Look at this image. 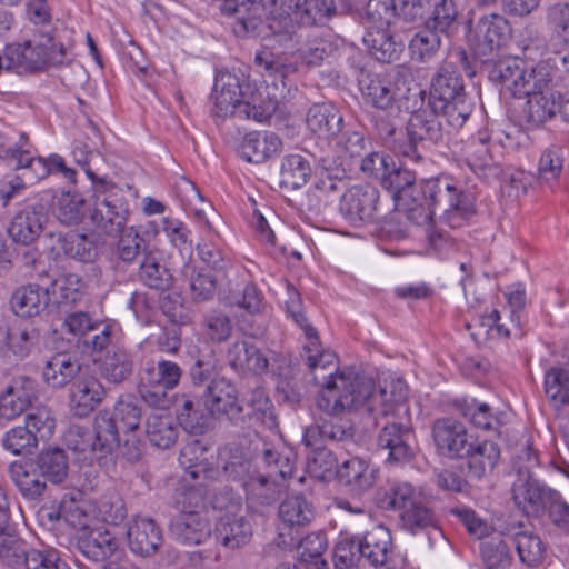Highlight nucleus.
Returning a JSON list of instances; mask_svg holds the SVG:
<instances>
[{
    "instance_id": "5701e85b",
    "label": "nucleus",
    "mask_w": 569,
    "mask_h": 569,
    "mask_svg": "<svg viewBox=\"0 0 569 569\" xmlns=\"http://www.w3.org/2000/svg\"><path fill=\"white\" fill-rule=\"evenodd\" d=\"M242 86L238 76L228 71L216 76L211 99L212 112L220 118L236 116L238 106L242 101Z\"/></svg>"
},
{
    "instance_id": "338daca9",
    "label": "nucleus",
    "mask_w": 569,
    "mask_h": 569,
    "mask_svg": "<svg viewBox=\"0 0 569 569\" xmlns=\"http://www.w3.org/2000/svg\"><path fill=\"white\" fill-rule=\"evenodd\" d=\"M359 536H341L333 549V563L346 569H358L363 561Z\"/></svg>"
},
{
    "instance_id": "13d9d810",
    "label": "nucleus",
    "mask_w": 569,
    "mask_h": 569,
    "mask_svg": "<svg viewBox=\"0 0 569 569\" xmlns=\"http://www.w3.org/2000/svg\"><path fill=\"white\" fill-rule=\"evenodd\" d=\"M551 73L547 66L537 64L530 69L523 67L516 97H530L550 90Z\"/></svg>"
},
{
    "instance_id": "c85d7f7f",
    "label": "nucleus",
    "mask_w": 569,
    "mask_h": 569,
    "mask_svg": "<svg viewBox=\"0 0 569 569\" xmlns=\"http://www.w3.org/2000/svg\"><path fill=\"white\" fill-rule=\"evenodd\" d=\"M128 546L132 552L147 557L153 555L162 541L158 525L149 518H137L128 528Z\"/></svg>"
},
{
    "instance_id": "1a4fd4ad",
    "label": "nucleus",
    "mask_w": 569,
    "mask_h": 569,
    "mask_svg": "<svg viewBox=\"0 0 569 569\" xmlns=\"http://www.w3.org/2000/svg\"><path fill=\"white\" fill-rule=\"evenodd\" d=\"M431 437L437 452L451 460L462 459L475 438L463 422L452 417L436 419L431 425Z\"/></svg>"
},
{
    "instance_id": "a18cd8bd",
    "label": "nucleus",
    "mask_w": 569,
    "mask_h": 569,
    "mask_svg": "<svg viewBox=\"0 0 569 569\" xmlns=\"http://www.w3.org/2000/svg\"><path fill=\"white\" fill-rule=\"evenodd\" d=\"M436 114L442 117L453 129H460L470 117L473 104L467 93L429 103Z\"/></svg>"
},
{
    "instance_id": "09e8293b",
    "label": "nucleus",
    "mask_w": 569,
    "mask_h": 569,
    "mask_svg": "<svg viewBox=\"0 0 569 569\" xmlns=\"http://www.w3.org/2000/svg\"><path fill=\"white\" fill-rule=\"evenodd\" d=\"M311 172L310 162L303 156H286L281 161L279 183L287 189H299L308 182Z\"/></svg>"
},
{
    "instance_id": "6e6552de",
    "label": "nucleus",
    "mask_w": 569,
    "mask_h": 569,
    "mask_svg": "<svg viewBox=\"0 0 569 569\" xmlns=\"http://www.w3.org/2000/svg\"><path fill=\"white\" fill-rule=\"evenodd\" d=\"M280 525L277 545L281 548L296 547L298 533L315 518V507L303 495L288 496L278 508Z\"/></svg>"
},
{
    "instance_id": "5fc2aeb1",
    "label": "nucleus",
    "mask_w": 569,
    "mask_h": 569,
    "mask_svg": "<svg viewBox=\"0 0 569 569\" xmlns=\"http://www.w3.org/2000/svg\"><path fill=\"white\" fill-rule=\"evenodd\" d=\"M91 432L94 436V443L102 457L111 453L120 445V427L108 412H100L96 416L93 431Z\"/></svg>"
},
{
    "instance_id": "c9c22d12",
    "label": "nucleus",
    "mask_w": 569,
    "mask_h": 569,
    "mask_svg": "<svg viewBox=\"0 0 569 569\" xmlns=\"http://www.w3.org/2000/svg\"><path fill=\"white\" fill-rule=\"evenodd\" d=\"M208 450L199 441H192L186 445L180 452L179 461L186 469V477L198 480L199 485H204L207 479L213 478L216 470L210 467L207 458ZM187 478H184V481Z\"/></svg>"
},
{
    "instance_id": "4be33fe9",
    "label": "nucleus",
    "mask_w": 569,
    "mask_h": 569,
    "mask_svg": "<svg viewBox=\"0 0 569 569\" xmlns=\"http://www.w3.org/2000/svg\"><path fill=\"white\" fill-rule=\"evenodd\" d=\"M254 64L259 72L269 80L279 93H273V99L286 98L287 79L297 71V63L286 54H276L269 50L257 52L254 56Z\"/></svg>"
},
{
    "instance_id": "37998d69",
    "label": "nucleus",
    "mask_w": 569,
    "mask_h": 569,
    "mask_svg": "<svg viewBox=\"0 0 569 569\" xmlns=\"http://www.w3.org/2000/svg\"><path fill=\"white\" fill-rule=\"evenodd\" d=\"M418 500L413 486L408 482L392 483L376 492V505L385 510H401V512Z\"/></svg>"
},
{
    "instance_id": "9b49d317",
    "label": "nucleus",
    "mask_w": 569,
    "mask_h": 569,
    "mask_svg": "<svg viewBox=\"0 0 569 569\" xmlns=\"http://www.w3.org/2000/svg\"><path fill=\"white\" fill-rule=\"evenodd\" d=\"M218 463L229 480L240 482L248 491L268 486V477L257 470L252 458L242 448L232 446L222 448Z\"/></svg>"
},
{
    "instance_id": "a19ab883",
    "label": "nucleus",
    "mask_w": 569,
    "mask_h": 569,
    "mask_svg": "<svg viewBox=\"0 0 569 569\" xmlns=\"http://www.w3.org/2000/svg\"><path fill=\"white\" fill-rule=\"evenodd\" d=\"M33 460L46 481L62 483L68 478L69 459L63 449H43Z\"/></svg>"
},
{
    "instance_id": "f704fd0d",
    "label": "nucleus",
    "mask_w": 569,
    "mask_h": 569,
    "mask_svg": "<svg viewBox=\"0 0 569 569\" xmlns=\"http://www.w3.org/2000/svg\"><path fill=\"white\" fill-rule=\"evenodd\" d=\"M134 369L132 355L123 347H112L99 365L100 376L109 383L120 385L128 380Z\"/></svg>"
},
{
    "instance_id": "6ab92c4d",
    "label": "nucleus",
    "mask_w": 569,
    "mask_h": 569,
    "mask_svg": "<svg viewBox=\"0 0 569 569\" xmlns=\"http://www.w3.org/2000/svg\"><path fill=\"white\" fill-rule=\"evenodd\" d=\"M106 388L90 372L88 366L72 381L69 390V406L74 416L88 417L103 400Z\"/></svg>"
},
{
    "instance_id": "79ce46f5",
    "label": "nucleus",
    "mask_w": 569,
    "mask_h": 569,
    "mask_svg": "<svg viewBox=\"0 0 569 569\" xmlns=\"http://www.w3.org/2000/svg\"><path fill=\"white\" fill-rule=\"evenodd\" d=\"M246 406L248 411H243L246 416L244 427H251L253 421L268 429L277 427L273 405L263 388L253 389L247 399Z\"/></svg>"
},
{
    "instance_id": "4d7b16f0",
    "label": "nucleus",
    "mask_w": 569,
    "mask_h": 569,
    "mask_svg": "<svg viewBox=\"0 0 569 569\" xmlns=\"http://www.w3.org/2000/svg\"><path fill=\"white\" fill-rule=\"evenodd\" d=\"M53 212L60 222L77 224L84 217V199L76 191H62L54 197Z\"/></svg>"
},
{
    "instance_id": "a878e982",
    "label": "nucleus",
    "mask_w": 569,
    "mask_h": 569,
    "mask_svg": "<svg viewBox=\"0 0 569 569\" xmlns=\"http://www.w3.org/2000/svg\"><path fill=\"white\" fill-rule=\"evenodd\" d=\"M465 93V82L458 67L455 62L443 61L431 77L428 103L453 99Z\"/></svg>"
},
{
    "instance_id": "393cba45",
    "label": "nucleus",
    "mask_w": 569,
    "mask_h": 569,
    "mask_svg": "<svg viewBox=\"0 0 569 569\" xmlns=\"http://www.w3.org/2000/svg\"><path fill=\"white\" fill-rule=\"evenodd\" d=\"M8 472L20 493L27 499L37 500L47 490V481L33 459L11 462Z\"/></svg>"
},
{
    "instance_id": "603ef678",
    "label": "nucleus",
    "mask_w": 569,
    "mask_h": 569,
    "mask_svg": "<svg viewBox=\"0 0 569 569\" xmlns=\"http://www.w3.org/2000/svg\"><path fill=\"white\" fill-rule=\"evenodd\" d=\"M66 445L79 461L92 463L93 460L101 458L100 451L96 446L93 433L81 427H72L66 435Z\"/></svg>"
},
{
    "instance_id": "9d476101",
    "label": "nucleus",
    "mask_w": 569,
    "mask_h": 569,
    "mask_svg": "<svg viewBox=\"0 0 569 569\" xmlns=\"http://www.w3.org/2000/svg\"><path fill=\"white\" fill-rule=\"evenodd\" d=\"M204 406L212 417L226 418L236 426L244 428V407L238 400V390L224 378L211 380L204 392Z\"/></svg>"
},
{
    "instance_id": "7c9ffc66",
    "label": "nucleus",
    "mask_w": 569,
    "mask_h": 569,
    "mask_svg": "<svg viewBox=\"0 0 569 569\" xmlns=\"http://www.w3.org/2000/svg\"><path fill=\"white\" fill-rule=\"evenodd\" d=\"M500 458L499 446L490 440L479 441L476 437L471 448L462 459L467 460L468 473L475 479H481L492 472Z\"/></svg>"
},
{
    "instance_id": "dca6fc26",
    "label": "nucleus",
    "mask_w": 569,
    "mask_h": 569,
    "mask_svg": "<svg viewBox=\"0 0 569 569\" xmlns=\"http://www.w3.org/2000/svg\"><path fill=\"white\" fill-rule=\"evenodd\" d=\"M379 191L369 184L353 186L346 190L340 198L339 211L352 226H360L373 220Z\"/></svg>"
},
{
    "instance_id": "b1692460",
    "label": "nucleus",
    "mask_w": 569,
    "mask_h": 569,
    "mask_svg": "<svg viewBox=\"0 0 569 569\" xmlns=\"http://www.w3.org/2000/svg\"><path fill=\"white\" fill-rule=\"evenodd\" d=\"M227 360L240 373L262 375L270 366L267 355L247 340L234 341L228 349Z\"/></svg>"
},
{
    "instance_id": "6e6d98bb",
    "label": "nucleus",
    "mask_w": 569,
    "mask_h": 569,
    "mask_svg": "<svg viewBox=\"0 0 569 569\" xmlns=\"http://www.w3.org/2000/svg\"><path fill=\"white\" fill-rule=\"evenodd\" d=\"M565 163V150L560 144L547 147L538 162V180L540 183L553 186L558 182Z\"/></svg>"
},
{
    "instance_id": "69168bd1",
    "label": "nucleus",
    "mask_w": 569,
    "mask_h": 569,
    "mask_svg": "<svg viewBox=\"0 0 569 569\" xmlns=\"http://www.w3.org/2000/svg\"><path fill=\"white\" fill-rule=\"evenodd\" d=\"M519 559L529 567L538 566L545 555V545L540 537L531 531H520L513 536Z\"/></svg>"
},
{
    "instance_id": "412c9836",
    "label": "nucleus",
    "mask_w": 569,
    "mask_h": 569,
    "mask_svg": "<svg viewBox=\"0 0 569 569\" xmlns=\"http://www.w3.org/2000/svg\"><path fill=\"white\" fill-rule=\"evenodd\" d=\"M359 87L365 102L372 108L388 114L400 110L397 91L388 77L368 73L359 80Z\"/></svg>"
},
{
    "instance_id": "de8ad7c7",
    "label": "nucleus",
    "mask_w": 569,
    "mask_h": 569,
    "mask_svg": "<svg viewBox=\"0 0 569 569\" xmlns=\"http://www.w3.org/2000/svg\"><path fill=\"white\" fill-rule=\"evenodd\" d=\"M139 279L148 287L166 291L171 287L172 276L164 264L160 262L157 253L144 252L139 264Z\"/></svg>"
},
{
    "instance_id": "bb28decb",
    "label": "nucleus",
    "mask_w": 569,
    "mask_h": 569,
    "mask_svg": "<svg viewBox=\"0 0 569 569\" xmlns=\"http://www.w3.org/2000/svg\"><path fill=\"white\" fill-rule=\"evenodd\" d=\"M169 531L181 543L197 546L211 536V526L200 513H177L169 523Z\"/></svg>"
},
{
    "instance_id": "e433bc0d",
    "label": "nucleus",
    "mask_w": 569,
    "mask_h": 569,
    "mask_svg": "<svg viewBox=\"0 0 569 569\" xmlns=\"http://www.w3.org/2000/svg\"><path fill=\"white\" fill-rule=\"evenodd\" d=\"M308 128L322 138H330L341 131L343 122L340 111L330 103H315L308 110Z\"/></svg>"
},
{
    "instance_id": "774afa93",
    "label": "nucleus",
    "mask_w": 569,
    "mask_h": 569,
    "mask_svg": "<svg viewBox=\"0 0 569 569\" xmlns=\"http://www.w3.org/2000/svg\"><path fill=\"white\" fill-rule=\"evenodd\" d=\"M546 23L552 34L569 44V2L557 1L546 9Z\"/></svg>"
},
{
    "instance_id": "4c0bfd02",
    "label": "nucleus",
    "mask_w": 569,
    "mask_h": 569,
    "mask_svg": "<svg viewBox=\"0 0 569 569\" xmlns=\"http://www.w3.org/2000/svg\"><path fill=\"white\" fill-rule=\"evenodd\" d=\"M117 547L114 536L100 528L90 530L89 532L83 531L77 538V548L80 552L94 561H100L112 556Z\"/></svg>"
},
{
    "instance_id": "20e7f679",
    "label": "nucleus",
    "mask_w": 569,
    "mask_h": 569,
    "mask_svg": "<svg viewBox=\"0 0 569 569\" xmlns=\"http://www.w3.org/2000/svg\"><path fill=\"white\" fill-rule=\"evenodd\" d=\"M352 391V407H365L369 413L375 415L376 420L378 417L409 419L408 387L403 379L386 380L377 389L371 378L359 376Z\"/></svg>"
},
{
    "instance_id": "0e129e2a",
    "label": "nucleus",
    "mask_w": 569,
    "mask_h": 569,
    "mask_svg": "<svg viewBox=\"0 0 569 569\" xmlns=\"http://www.w3.org/2000/svg\"><path fill=\"white\" fill-rule=\"evenodd\" d=\"M49 288L50 302L53 305H70L80 299L81 280L74 273L61 274L51 281Z\"/></svg>"
},
{
    "instance_id": "49530a36",
    "label": "nucleus",
    "mask_w": 569,
    "mask_h": 569,
    "mask_svg": "<svg viewBox=\"0 0 569 569\" xmlns=\"http://www.w3.org/2000/svg\"><path fill=\"white\" fill-rule=\"evenodd\" d=\"M57 237L58 243L66 256L81 262H92L98 256L97 246L86 234L70 233L63 236L61 232H51L46 236L48 239Z\"/></svg>"
},
{
    "instance_id": "c756f323",
    "label": "nucleus",
    "mask_w": 569,
    "mask_h": 569,
    "mask_svg": "<svg viewBox=\"0 0 569 569\" xmlns=\"http://www.w3.org/2000/svg\"><path fill=\"white\" fill-rule=\"evenodd\" d=\"M363 561L370 566L380 567L388 562L392 552V537L383 525H377L359 537Z\"/></svg>"
},
{
    "instance_id": "052dcab7",
    "label": "nucleus",
    "mask_w": 569,
    "mask_h": 569,
    "mask_svg": "<svg viewBox=\"0 0 569 569\" xmlns=\"http://www.w3.org/2000/svg\"><path fill=\"white\" fill-rule=\"evenodd\" d=\"M182 369L173 361L161 359L154 365L149 363L140 373L146 381L158 383L170 390L174 389L181 379Z\"/></svg>"
},
{
    "instance_id": "c03bdc74",
    "label": "nucleus",
    "mask_w": 569,
    "mask_h": 569,
    "mask_svg": "<svg viewBox=\"0 0 569 569\" xmlns=\"http://www.w3.org/2000/svg\"><path fill=\"white\" fill-rule=\"evenodd\" d=\"M527 98L523 116L531 127L543 124L552 119L560 109V101L556 99L552 91L540 92Z\"/></svg>"
},
{
    "instance_id": "2f4dec72",
    "label": "nucleus",
    "mask_w": 569,
    "mask_h": 569,
    "mask_svg": "<svg viewBox=\"0 0 569 569\" xmlns=\"http://www.w3.org/2000/svg\"><path fill=\"white\" fill-rule=\"evenodd\" d=\"M251 536V525L242 516L224 515L219 519L214 529L217 541L228 549H238L246 546Z\"/></svg>"
},
{
    "instance_id": "2eb2a0df",
    "label": "nucleus",
    "mask_w": 569,
    "mask_h": 569,
    "mask_svg": "<svg viewBox=\"0 0 569 569\" xmlns=\"http://www.w3.org/2000/svg\"><path fill=\"white\" fill-rule=\"evenodd\" d=\"M512 492L516 505L527 516H539L559 495L558 491L540 483L530 471L525 475L521 469Z\"/></svg>"
},
{
    "instance_id": "58836bf2",
    "label": "nucleus",
    "mask_w": 569,
    "mask_h": 569,
    "mask_svg": "<svg viewBox=\"0 0 569 569\" xmlns=\"http://www.w3.org/2000/svg\"><path fill=\"white\" fill-rule=\"evenodd\" d=\"M363 43L375 59L383 63H391L402 52V43L395 41L389 28H368Z\"/></svg>"
},
{
    "instance_id": "cd10ccee",
    "label": "nucleus",
    "mask_w": 569,
    "mask_h": 569,
    "mask_svg": "<svg viewBox=\"0 0 569 569\" xmlns=\"http://www.w3.org/2000/svg\"><path fill=\"white\" fill-rule=\"evenodd\" d=\"M86 366L67 353H56L42 368V381L51 389H63L83 372Z\"/></svg>"
},
{
    "instance_id": "e2e57ef3",
    "label": "nucleus",
    "mask_w": 569,
    "mask_h": 569,
    "mask_svg": "<svg viewBox=\"0 0 569 569\" xmlns=\"http://www.w3.org/2000/svg\"><path fill=\"white\" fill-rule=\"evenodd\" d=\"M29 549L23 540L0 529V562L10 568L27 566Z\"/></svg>"
},
{
    "instance_id": "7ed1b4c3",
    "label": "nucleus",
    "mask_w": 569,
    "mask_h": 569,
    "mask_svg": "<svg viewBox=\"0 0 569 569\" xmlns=\"http://www.w3.org/2000/svg\"><path fill=\"white\" fill-rule=\"evenodd\" d=\"M87 176L92 182L90 220L99 233L117 238L128 228L129 207L124 191L90 169H87Z\"/></svg>"
},
{
    "instance_id": "423d86ee",
    "label": "nucleus",
    "mask_w": 569,
    "mask_h": 569,
    "mask_svg": "<svg viewBox=\"0 0 569 569\" xmlns=\"http://www.w3.org/2000/svg\"><path fill=\"white\" fill-rule=\"evenodd\" d=\"M407 134L408 143L400 147L399 152L415 163L423 159L419 146L425 147L426 143H438L442 140V126L429 104L412 112L407 124Z\"/></svg>"
},
{
    "instance_id": "ddd939ff",
    "label": "nucleus",
    "mask_w": 569,
    "mask_h": 569,
    "mask_svg": "<svg viewBox=\"0 0 569 569\" xmlns=\"http://www.w3.org/2000/svg\"><path fill=\"white\" fill-rule=\"evenodd\" d=\"M507 30L508 21L502 14L489 13L479 18L470 39L475 54L482 62L491 60L503 44Z\"/></svg>"
},
{
    "instance_id": "8fccbe9b",
    "label": "nucleus",
    "mask_w": 569,
    "mask_h": 569,
    "mask_svg": "<svg viewBox=\"0 0 569 569\" xmlns=\"http://www.w3.org/2000/svg\"><path fill=\"white\" fill-rule=\"evenodd\" d=\"M147 436L150 442L162 449L171 447L178 438L174 419L169 413H152L147 418Z\"/></svg>"
},
{
    "instance_id": "f257e3e1",
    "label": "nucleus",
    "mask_w": 569,
    "mask_h": 569,
    "mask_svg": "<svg viewBox=\"0 0 569 569\" xmlns=\"http://www.w3.org/2000/svg\"><path fill=\"white\" fill-rule=\"evenodd\" d=\"M381 186L392 193L408 220L417 226H426L428 230L437 210L440 212V220L450 228L461 227L476 214L473 193L459 187L450 176L432 177L416 184V173L412 170L391 161Z\"/></svg>"
},
{
    "instance_id": "864d4df0",
    "label": "nucleus",
    "mask_w": 569,
    "mask_h": 569,
    "mask_svg": "<svg viewBox=\"0 0 569 569\" xmlns=\"http://www.w3.org/2000/svg\"><path fill=\"white\" fill-rule=\"evenodd\" d=\"M443 38H447L446 33L425 24V28L410 40L409 49L412 58L420 62L431 60L439 51Z\"/></svg>"
},
{
    "instance_id": "680f3d73",
    "label": "nucleus",
    "mask_w": 569,
    "mask_h": 569,
    "mask_svg": "<svg viewBox=\"0 0 569 569\" xmlns=\"http://www.w3.org/2000/svg\"><path fill=\"white\" fill-rule=\"evenodd\" d=\"M523 67V61L518 59L500 60L492 66L489 79L516 97Z\"/></svg>"
},
{
    "instance_id": "aec40b11",
    "label": "nucleus",
    "mask_w": 569,
    "mask_h": 569,
    "mask_svg": "<svg viewBox=\"0 0 569 569\" xmlns=\"http://www.w3.org/2000/svg\"><path fill=\"white\" fill-rule=\"evenodd\" d=\"M545 392L557 410L555 422L562 436L569 439V370L551 367L545 373Z\"/></svg>"
},
{
    "instance_id": "3c124183",
    "label": "nucleus",
    "mask_w": 569,
    "mask_h": 569,
    "mask_svg": "<svg viewBox=\"0 0 569 569\" xmlns=\"http://www.w3.org/2000/svg\"><path fill=\"white\" fill-rule=\"evenodd\" d=\"M2 448L13 456H30L38 449L39 441L27 426L17 425L4 431L1 438Z\"/></svg>"
},
{
    "instance_id": "a211bd4d",
    "label": "nucleus",
    "mask_w": 569,
    "mask_h": 569,
    "mask_svg": "<svg viewBox=\"0 0 569 569\" xmlns=\"http://www.w3.org/2000/svg\"><path fill=\"white\" fill-rule=\"evenodd\" d=\"M221 11L234 16L233 31L238 37H258L264 28L266 4L262 0H223Z\"/></svg>"
},
{
    "instance_id": "4468645a",
    "label": "nucleus",
    "mask_w": 569,
    "mask_h": 569,
    "mask_svg": "<svg viewBox=\"0 0 569 569\" xmlns=\"http://www.w3.org/2000/svg\"><path fill=\"white\" fill-rule=\"evenodd\" d=\"M48 221L49 214L43 203H27L11 218L8 234L13 242L30 246L44 232Z\"/></svg>"
},
{
    "instance_id": "f03ea898",
    "label": "nucleus",
    "mask_w": 569,
    "mask_h": 569,
    "mask_svg": "<svg viewBox=\"0 0 569 569\" xmlns=\"http://www.w3.org/2000/svg\"><path fill=\"white\" fill-rule=\"evenodd\" d=\"M309 342L305 345L307 365L311 371L315 383L323 388L317 400L318 408L331 409L352 407V389L359 376L338 370L337 357L329 350H320L317 331L313 327H306Z\"/></svg>"
},
{
    "instance_id": "0eeeda50",
    "label": "nucleus",
    "mask_w": 569,
    "mask_h": 569,
    "mask_svg": "<svg viewBox=\"0 0 569 569\" xmlns=\"http://www.w3.org/2000/svg\"><path fill=\"white\" fill-rule=\"evenodd\" d=\"M355 407L335 408L327 410L319 408L322 413L315 422L305 429L302 442L307 448H319L326 441L351 442L355 437V428L350 420L341 417L347 410Z\"/></svg>"
},
{
    "instance_id": "f8f14e48",
    "label": "nucleus",
    "mask_w": 569,
    "mask_h": 569,
    "mask_svg": "<svg viewBox=\"0 0 569 569\" xmlns=\"http://www.w3.org/2000/svg\"><path fill=\"white\" fill-rule=\"evenodd\" d=\"M406 420L389 417L377 437V443L380 449L387 451L386 461L390 465L406 462L413 456V431L410 418Z\"/></svg>"
},
{
    "instance_id": "f3484780",
    "label": "nucleus",
    "mask_w": 569,
    "mask_h": 569,
    "mask_svg": "<svg viewBox=\"0 0 569 569\" xmlns=\"http://www.w3.org/2000/svg\"><path fill=\"white\" fill-rule=\"evenodd\" d=\"M38 399V383L28 376L13 377L0 391V419L13 420Z\"/></svg>"
},
{
    "instance_id": "473e14b6",
    "label": "nucleus",
    "mask_w": 569,
    "mask_h": 569,
    "mask_svg": "<svg viewBox=\"0 0 569 569\" xmlns=\"http://www.w3.org/2000/svg\"><path fill=\"white\" fill-rule=\"evenodd\" d=\"M336 472L339 481L356 492L371 489L377 480V470L358 457L346 460Z\"/></svg>"
},
{
    "instance_id": "72a5a7b5",
    "label": "nucleus",
    "mask_w": 569,
    "mask_h": 569,
    "mask_svg": "<svg viewBox=\"0 0 569 569\" xmlns=\"http://www.w3.org/2000/svg\"><path fill=\"white\" fill-rule=\"evenodd\" d=\"M10 303L17 316L39 315L50 303L49 288L32 283L23 286L13 292Z\"/></svg>"
},
{
    "instance_id": "ea45409f",
    "label": "nucleus",
    "mask_w": 569,
    "mask_h": 569,
    "mask_svg": "<svg viewBox=\"0 0 569 569\" xmlns=\"http://www.w3.org/2000/svg\"><path fill=\"white\" fill-rule=\"evenodd\" d=\"M456 407L475 427L483 430H498L506 422V412H493L488 403H479L475 399L457 401Z\"/></svg>"
},
{
    "instance_id": "bf43d9fd",
    "label": "nucleus",
    "mask_w": 569,
    "mask_h": 569,
    "mask_svg": "<svg viewBox=\"0 0 569 569\" xmlns=\"http://www.w3.org/2000/svg\"><path fill=\"white\" fill-rule=\"evenodd\" d=\"M109 416L127 433L133 432L139 428L142 411L138 400L131 395H126L118 399L112 413H109Z\"/></svg>"
},
{
    "instance_id": "39448f33",
    "label": "nucleus",
    "mask_w": 569,
    "mask_h": 569,
    "mask_svg": "<svg viewBox=\"0 0 569 569\" xmlns=\"http://www.w3.org/2000/svg\"><path fill=\"white\" fill-rule=\"evenodd\" d=\"M7 60L14 73H32L42 70L47 64H63L67 49L56 39L51 28L41 29L23 43L8 44Z\"/></svg>"
}]
</instances>
